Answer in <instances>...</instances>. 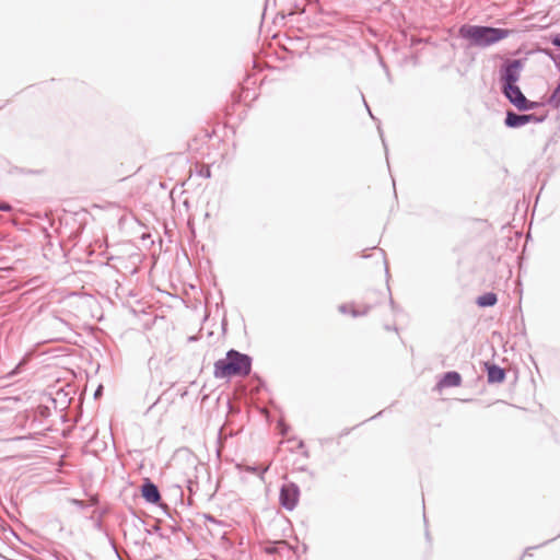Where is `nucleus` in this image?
Listing matches in <instances>:
<instances>
[{
    "label": "nucleus",
    "instance_id": "obj_1",
    "mask_svg": "<svg viewBox=\"0 0 560 560\" xmlns=\"http://www.w3.org/2000/svg\"><path fill=\"white\" fill-rule=\"evenodd\" d=\"M252 360L248 355L236 350H230L225 358L214 363L215 378L244 377L250 373Z\"/></svg>",
    "mask_w": 560,
    "mask_h": 560
},
{
    "label": "nucleus",
    "instance_id": "obj_2",
    "mask_svg": "<svg viewBox=\"0 0 560 560\" xmlns=\"http://www.w3.org/2000/svg\"><path fill=\"white\" fill-rule=\"evenodd\" d=\"M511 34V31L504 28H495L488 26H477V25H463L459 28V36L466 38L471 42V44L477 46H490L493 45L504 38H506Z\"/></svg>",
    "mask_w": 560,
    "mask_h": 560
},
{
    "label": "nucleus",
    "instance_id": "obj_3",
    "mask_svg": "<svg viewBox=\"0 0 560 560\" xmlns=\"http://www.w3.org/2000/svg\"><path fill=\"white\" fill-rule=\"evenodd\" d=\"M503 92L509 101L520 110H527L535 106V103L529 102L516 84L503 85Z\"/></svg>",
    "mask_w": 560,
    "mask_h": 560
},
{
    "label": "nucleus",
    "instance_id": "obj_4",
    "mask_svg": "<svg viewBox=\"0 0 560 560\" xmlns=\"http://www.w3.org/2000/svg\"><path fill=\"white\" fill-rule=\"evenodd\" d=\"M280 500L285 509L292 510L299 500L298 487L293 483L284 485L281 489Z\"/></svg>",
    "mask_w": 560,
    "mask_h": 560
},
{
    "label": "nucleus",
    "instance_id": "obj_5",
    "mask_svg": "<svg viewBox=\"0 0 560 560\" xmlns=\"http://www.w3.org/2000/svg\"><path fill=\"white\" fill-rule=\"evenodd\" d=\"M521 60L510 61L503 70L502 80L504 81L503 85H514L520 79V73L522 70Z\"/></svg>",
    "mask_w": 560,
    "mask_h": 560
},
{
    "label": "nucleus",
    "instance_id": "obj_6",
    "mask_svg": "<svg viewBox=\"0 0 560 560\" xmlns=\"http://www.w3.org/2000/svg\"><path fill=\"white\" fill-rule=\"evenodd\" d=\"M462 384V376L457 372H447L435 385V390L442 393L447 387H458Z\"/></svg>",
    "mask_w": 560,
    "mask_h": 560
},
{
    "label": "nucleus",
    "instance_id": "obj_7",
    "mask_svg": "<svg viewBox=\"0 0 560 560\" xmlns=\"http://www.w3.org/2000/svg\"><path fill=\"white\" fill-rule=\"evenodd\" d=\"M141 493L145 501H148L149 503H158L161 499L158 487L150 481H147L142 486Z\"/></svg>",
    "mask_w": 560,
    "mask_h": 560
},
{
    "label": "nucleus",
    "instance_id": "obj_8",
    "mask_svg": "<svg viewBox=\"0 0 560 560\" xmlns=\"http://www.w3.org/2000/svg\"><path fill=\"white\" fill-rule=\"evenodd\" d=\"M532 118V115H517L515 113L509 112L505 118V124L509 127L515 128L529 122Z\"/></svg>",
    "mask_w": 560,
    "mask_h": 560
},
{
    "label": "nucleus",
    "instance_id": "obj_9",
    "mask_svg": "<svg viewBox=\"0 0 560 560\" xmlns=\"http://www.w3.org/2000/svg\"><path fill=\"white\" fill-rule=\"evenodd\" d=\"M497 295L492 292L486 293L477 299V304L480 307L493 306L497 303Z\"/></svg>",
    "mask_w": 560,
    "mask_h": 560
},
{
    "label": "nucleus",
    "instance_id": "obj_10",
    "mask_svg": "<svg viewBox=\"0 0 560 560\" xmlns=\"http://www.w3.org/2000/svg\"><path fill=\"white\" fill-rule=\"evenodd\" d=\"M505 373L502 369L498 366L488 368V378L490 382H502L504 380Z\"/></svg>",
    "mask_w": 560,
    "mask_h": 560
},
{
    "label": "nucleus",
    "instance_id": "obj_11",
    "mask_svg": "<svg viewBox=\"0 0 560 560\" xmlns=\"http://www.w3.org/2000/svg\"><path fill=\"white\" fill-rule=\"evenodd\" d=\"M340 311H341L342 313H348V312H349V313H350V314H352L353 316H358V315H361V314H363V313H364V312H358V311H354V310L352 308V306H347V305L341 306V307H340Z\"/></svg>",
    "mask_w": 560,
    "mask_h": 560
},
{
    "label": "nucleus",
    "instance_id": "obj_12",
    "mask_svg": "<svg viewBox=\"0 0 560 560\" xmlns=\"http://www.w3.org/2000/svg\"><path fill=\"white\" fill-rule=\"evenodd\" d=\"M560 97V85L556 89V91L553 92L552 96H551V102H556V98L557 97Z\"/></svg>",
    "mask_w": 560,
    "mask_h": 560
},
{
    "label": "nucleus",
    "instance_id": "obj_13",
    "mask_svg": "<svg viewBox=\"0 0 560 560\" xmlns=\"http://www.w3.org/2000/svg\"><path fill=\"white\" fill-rule=\"evenodd\" d=\"M0 210H2V211H10L11 210V206L9 203H5V202H0Z\"/></svg>",
    "mask_w": 560,
    "mask_h": 560
},
{
    "label": "nucleus",
    "instance_id": "obj_14",
    "mask_svg": "<svg viewBox=\"0 0 560 560\" xmlns=\"http://www.w3.org/2000/svg\"><path fill=\"white\" fill-rule=\"evenodd\" d=\"M551 43L555 45V46H558L560 47V35H557L552 38Z\"/></svg>",
    "mask_w": 560,
    "mask_h": 560
},
{
    "label": "nucleus",
    "instance_id": "obj_15",
    "mask_svg": "<svg viewBox=\"0 0 560 560\" xmlns=\"http://www.w3.org/2000/svg\"><path fill=\"white\" fill-rule=\"evenodd\" d=\"M11 401H12V402H18V401H19V399H18V398H5V399H4V402H11Z\"/></svg>",
    "mask_w": 560,
    "mask_h": 560
}]
</instances>
